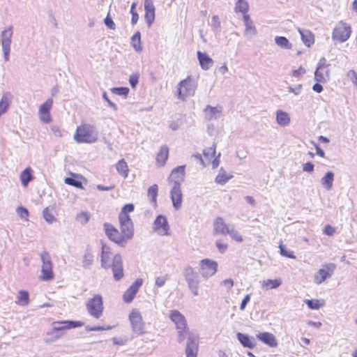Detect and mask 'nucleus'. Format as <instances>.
<instances>
[{"label":"nucleus","mask_w":357,"mask_h":357,"mask_svg":"<svg viewBox=\"0 0 357 357\" xmlns=\"http://www.w3.org/2000/svg\"><path fill=\"white\" fill-rule=\"evenodd\" d=\"M102 298L100 295H96L91 298V316L98 319L102 315Z\"/></svg>","instance_id":"nucleus-16"},{"label":"nucleus","mask_w":357,"mask_h":357,"mask_svg":"<svg viewBox=\"0 0 357 357\" xmlns=\"http://www.w3.org/2000/svg\"><path fill=\"white\" fill-rule=\"evenodd\" d=\"M220 21L218 15H213L211 19V26L215 33L220 31Z\"/></svg>","instance_id":"nucleus-46"},{"label":"nucleus","mask_w":357,"mask_h":357,"mask_svg":"<svg viewBox=\"0 0 357 357\" xmlns=\"http://www.w3.org/2000/svg\"><path fill=\"white\" fill-rule=\"evenodd\" d=\"M215 245H216V247L218 248V251L220 252V253H224L225 252V251L227 250V247H228V245L227 243H224L221 240H217L215 241Z\"/></svg>","instance_id":"nucleus-57"},{"label":"nucleus","mask_w":357,"mask_h":357,"mask_svg":"<svg viewBox=\"0 0 357 357\" xmlns=\"http://www.w3.org/2000/svg\"><path fill=\"white\" fill-rule=\"evenodd\" d=\"M52 325V330L47 332L48 337L45 339L46 343L53 342L62 337L63 331L82 326L83 323L78 321H54Z\"/></svg>","instance_id":"nucleus-2"},{"label":"nucleus","mask_w":357,"mask_h":357,"mask_svg":"<svg viewBox=\"0 0 357 357\" xmlns=\"http://www.w3.org/2000/svg\"><path fill=\"white\" fill-rule=\"evenodd\" d=\"M282 281L280 279H268L263 281V286L267 289H276L280 286Z\"/></svg>","instance_id":"nucleus-40"},{"label":"nucleus","mask_w":357,"mask_h":357,"mask_svg":"<svg viewBox=\"0 0 357 357\" xmlns=\"http://www.w3.org/2000/svg\"><path fill=\"white\" fill-rule=\"evenodd\" d=\"M169 319L173 321L176 330L187 329V321L185 317L177 310H170Z\"/></svg>","instance_id":"nucleus-18"},{"label":"nucleus","mask_w":357,"mask_h":357,"mask_svg":"<svg viewBox=\"0 0 357 357\" xmlns=\"http://www.w3.org/2000/svg\"><path fill=\"white\" fill-rule=\"evenodd\" d=\"M314 165L312 162H307L302 165L303 172L312 173L314 172Z\"/></svg>","instance_id":"nucleus-58"},{"label":"nucleus","mask_w":357,"mask_h":357,"mask_svg":"<svg viewBox=\"0 0 357 357\" xmlns=\"http://www.w3.org/2000/svg\"><path fill=\"white\" fill-rule=\"evenodd\" d=\"M75 220L81 225H85L89 220V215L87 212L82 211L76 215Z\"/></svg>","instance_id":"nucleus-45"},{"label":"nucleus","mask_w":357,"mask_h":357,"mask_svg":"<svg viewBox=\"0 0 357 357\" xmlns=\"http://www.w3.org/2000/svg\"><path fill=\"white\" fill-rule=\"evenodd\" d=\"M184 174L185 165L178 166L172 169L169 178L173 182V185L178 183V185H181V183L183 181Z\"/></svg>","instance_id":"nucleus-22"},{"label":"nucleus","mask_w":357,"mask_h":357,"mask_svg":"<svg viewBox=\"0 0 357 357\" xmlns=\"http://www.w3.org/2000/svg\"><path fill=\"white\" fill-rule=\"evenodd\" d=\"M16 211L20 218L25 220H28L29 211L26 208L23 206H19L17 208Z\"/></svg>","instance_id":"nucleus-51"},{"label":"nucleus","mask_w":357,"mask_h":357,"mask_svg":"<svg viewBox=\"0 0 357 357\" xmlns=\"http://www.w3.org/2000/svg\"><path fill=\"white\" fill-rule=\"evenodd\" d=\"M144 9L146 12L145 20L148 26L150 27L155 20V7L151 0H145Z\"/></svg>","instance_id":"nucleus-25"},{"label":"nucleus","mask_w":357,"mask_h":357,"mask_svg":"<svg viewBox=\"0 0 357 357\" xmlns=\"http://www.w3.org/2000/svg\"><path fill=\"white\" fill-rule=\"evenodd\" d=\"M167 275L157 277L155 278V285L158 287H162L165 284V282L167 280Z\"/></svg>","instance_id":"nucleus-56"},{"label":"nucleus","mask_w":357,"mask_h":357,"mask_svg":"<svg viewBox=\"0 0 357 357\" xmlns=\"http://www.w3.org/2000/svg\"><path fill=\"white\" fill-rule=\"evenodd\" d=\"M104 22H105V24L106 25V26L107 28L112 29V30H114L116 29L115 23L114 22L113 20L110 17L107 16L105 18Z\"/></svg>","instance_id":"nucleus-59"},{"label":"nucleus","mask_w":357,"mask_h":357,"mask_svg":"<svg viewBox=\"0 0 357 357\" xmlns=\"http://www.w3.org/2000/svg\"><path fill=\"white\" fill-rule=\"evenodd\" d=\"M257 338L270 347H276L278 341L275 335L268 332L259 333L256 335Z\"/></svg>","instance_id":"nucleus-24"},{"label":"nucleus","mask_w":357,"mask_h":357,"mask_svg":"<svg viewBox=\"0 0 357 357\" xmlns=\"http://www.w3.org/2000/svg\"><path fill=\"white\" fill-rule=\"evenodd\" d=\"M301 40L305 46L310 47L314 43V37L311 31L307 29H298Z\"/></svg>","instance_id":"nucleus-29"},{"label":"nucleus","mask_w":357,"mask_h":357,"mask_svg":"<svg viewBox=\"0 0 357 357\" xmlns=\"http://www.w3.org/2000/svg\"><path fill=\"white\" fill-rule=\"evenodd\" d=\"M197 59L201 68L203 70H208L213 64V60L206 53L198 51Z\"/></svg>","instance_id":"nucleus-27"},{"label":"nucleus","mask_w":357,"mask_h":357,"mask_svg":"<svg viewBox=\"0 0 357 357\" xmlns=\"http://www.w3.org/2000/svg\"><path fill=\"white\" fill-rule=\"evenodd\" d=\"M236 338L241 343V344L248 349H253L256 346L255 339L252 336H250L248 334H244L241 332L236 333Z\"/></svg>","instance_id":"nucleus-23"},{"label":"nucleus","mask_w":357,"mask_h":357,"mask_svg":"<svg viewBox=\"0 0 357 357\" xmlns=\"http://www.w3.org/2000/svg\"><path fill=\"white\" fill-rule=\"evenodd\" d=\"M249 8L248 3L245 0H238L234 8L236 13H248Z\"/></svg>","instance_id":"nucleus-39"},{"label":"nucleus","mask_w":357,"mask_h":357,"mask_svg":"<svg viewBox=\"0 0 357 357\" xmlns=\"http://www.w3.org/2000/svg\"><path fill=\"white\" fill-rule=\"evenodd\" d=\"M335 174L333 172H327L324 176L321 178L320 183L324 189L331 190L333 188Z\"/></svg>","instance_id":"nucleus-31"},{"label":"nucleus","mask_w":357,"mask_h":357,"mask_svg":"<svg viewBox=\"0 0 357 357\" xmlns=\"http://www.w3.org/2000/svg\"><path fill=\"white\" fill-rule=\"evenodd\" d=\"M131 44L133 48L136 51H141L142 50V47L141 45V33L139 31H137L131 38Z\"/></svg>","instance_id":"nucleus-38"},{"label":"nucleus","mask_w":357,"mask_h":357,"mask_svg":"<svg viewBox=\"0 0 357 357\" xmlns=\"http://www.w3.org/2000/svg\"><path fill=\"white\" fill-rule=\"evenodd\" d=\"M130 321L133 331L137 334L144 333V324L141 314L137 310H132L129 315Z\"/></svg>","instance_id":"nucleus-15"},{"label":"nucleus","mask_w":357,"mask_h":357,"mask_svg":"<svg viewBox=\"0 0 357 357\" xmlns=\"http://www.w3.org/2000/svg\"><path fill=\"white\" fill-rule=\"evenodd\" d=\"M111 91L116 95L121 96H127L128 94L130 89L128 87L120 86V87H114L111 89Z\"/></svg>","instance_id":"nucleus-44"},{"label":"nucleus","mask_w":357,"mask_h":357,"mask_svg":"<svg viewBox=\"0 0 357 357\" xmlns=\"http://www.w3.org/2000/svg\"><path fill=\"white\" fill-rule=\"evenodd\" d=\"M13 100V95L11 92L6 91L3 93L2 97L0 100V116L8 111Z\"/></svg>","instance_id":"nucleus-26"},{"label":"nucleus","mask_w":357,"mask_h":357,"mask_svg":"<svg viewBox=\"0 0 357 357\" xmlns=\"http://www.w3.org/2000/svg\"><path fill=\"white\" fill-rule=\"evenodd\" d=\"M33 179L32 175V169L30 167H26L20 174V180L22 185L24 187H26L28 183Z\"/></svg>","instance_id":"nucleus-32"},{"label":"nucleus","mask_w":357,"mask_h":357,"mask_svg":"<svg viewBox=\"0 0 357 357\" xmlns=\"http://www.w3.org/2000/svg\"><path fill=\"white\" fill-rule=\"evenodd\" d=\"M170 194L173 206L176 210L179 209L182 204L183 194L181 185H178V183L176 185H173Z\"/></svg>","instance_id":"nucleus-19"},{"label":"nucleus","mask_w":357,"mask_h":357,"mask_svg":"<svg viewBox=\"0 0 357 357\" xmlns=\"http://www.w3.org/2000/svg\"><path fill=\"white\" fill-rule=\"evenodd\" d=\"M178 342L181 343L186 337V329L177 330Z\"/></svg>","instance_id":"nucleus-63"},{"label":"nucleus","mask_w":357,"mask_h":357,"mask_svg":"<svg viewBox=\"0 0 357 357\" xmlns=\"http://www.w3.org/2000/svg\"><path fill=\"white\" fill-rule=\"evenodd\" d=\"M232 177V175H227L225 169L221 167L215 178V181L218 184L224 185Z\"/></svg>","instance_id":"nucleus-35"},{"label":"nucleus","mask_w":357,"mask_h":357,"mask_svg":"<svg viewBox=\"0 0 357 357\" xmlns=\"http://www.w3.org/2000/svg\"><path fill=\"white\" fill-rule=\"evenodd\" d=\"M158 188L156 184H153L148 189V195L150 197L151 202L156 204Z\"/></svg>","instance_id":"nucleus-41"},{"label":"nucleus","mask_w":357,"mask_h":357,"mask_svg":"<svg viewBox=\"0 0 357 357\" xmlns=\"http://www.w3.org/2000/svg\"><path fill=\"white\" fill-rule=\"evenodd\" d=\"M139 74L138 73L132 74L129 77V83L132 89H135L139 82Z\"/></svg>","instance_id":"nucleus-54"},{"label":"nucleus","mask_w":357,"mask_h":357,"mask_svg":"<svg viewBox=\"0 0 357 357\" xmlns=\"http://www.w3.org/2000/svg\"><path fill=\"white\" fill-rule=\"evenodd\" d=\"M203 154L208 159L212 158L215 154V144H213L212 146L204 149Z\"/></svg>","instance_id":"nucleus-50"},{"label":"nucleus","mask_w":357,"mask_h":357,"mask_svg":"<svg viewBox=\"0 0 357 357\" xmlns=\"http://www.w3.org/2000/svg\"><path fill=\"white\" fill-rule=\"evenodd\" d=\"M227 234H229L231 238L237 242H241L243 241L242 236L235 230L233 225L231 226L229 231L227 232Z\"/></svg>","instance_id":"nucleus-47"},{"label":"nucleus","mask_w":357,"mask_h":357,"mask_svg":"<svg viewBox=\"0 0 357 357\" xmlns=\"http://www.w3.org/2000/svg\"><path fill=\"white\" fill-rule=\"evenodd\" d=\"M276 121L280 126H285L289 123L290 118L287 112L278 110L276 112Z\"/></svg>","instance_id":"nucleus-33"},{"label":"nucleus","mask_w":357,"mask_h":357,"mask_svg":"<svg viewBox=\"0 0 357 357\" xmlns=\"http://www.w3.org/2000/svg\"><path fill=\"white\" fill-rule=\"evenodd\" d=\"M329 63L325 58H321L318 62L317 67L314 72V79L318 82H326L329 80Z\"/></svg>","instance_id":"nucleus-9"},{"label":"nucleus","mask_w":357,"mask_h":357,"mask_svg":"<svg viewBox=\"0 0 357 357\" xmlns=\"http://www.w3.org/2000/svg\"><path fill=\"white\" fill-rule=\"evenodd\" d=\"M142 279L137 278L123 294V301L127 303H130L134 299L136 294L137 293L139 287L142 285Z\"/></svg>","instance_id":"nucleus-17"},{"label":"nucleus","mask_w":357,"mask_h":357,"mask_svg":"<svg viewBox=\"0 0 357 357\" xmlns=\"http://www.w3.org/2000/svg\"><path fill=\"white\" fill-rule=\"evenodd\" d=\"M351 32V26L343 21H340L333 29L332 38L333 40L344 43L349 39Z\"/></svg>","instance_id":"nucleus-6"},{"label":"nucleus","mask_w":357,"mask_h":357,"mask_svg":"<svg viewBox=\"0 0 357 357\" xmlns=\"http://www.w3.org/2000/svg\"><path fill=\"white\" fill-rule=\"evenodd\" d=\"M245 34H250L252 36H254L257 33V29H256L255 25L253 24L252 21L245 23Z\"/></svg>","instance_id":"nucleus-49"},{"label":"nucleus","mask_w":357,"mask_h":357,"mask_svg":"<svg viewBox=\"0 0 357 357\" xmlns=\"http://www.w3.org/2000/svg\"><path fill=\"white\" fill-rule=\"evenodd\" d=\"M347 76L350 78L352 83L357 87V73L354 70H350L347 73Z\"/></svg>","instance_id":"nucleus-60"},{"label":"nucleus","mask_w":357,"mask_h":357,"mask_svg":"<svg viewBox=\"0 0 357 357\" xmlns=\"http://www.w3.org/2000/svg\"><path fill=\"white\" fill-rule=\"evenodd\" d=\"M306 70L302 66L293 71L292 75L295 77H299L305 73Z\"/></svg>","instance_id":"nucleus-64"},{"label":"nucleus","mask_w":357,"mask_h":357,"mask_svg":"<svg viewBox=\"0 0 357 357\" xmlns=\"http://www.w3.org/2000/svg\"><path fill=\"white\" fill-rule=\"evenodd\" d=\"M13 26H10L2 31L0 34V43L6 61H8L10 58V45L13 33Z\"/></svg>","instance_id":"nucleus-5"},{"label":"nucleus","mask_w":357,"mask_h":357,"mask_svg":"<svg viewBox=\"0 0 357 357\" xmlns=\"http://www.w3.org/2000/svg\"><path fill=\"white\" fill-rule=\"evenodd\" d=\"M335 268V264L331 263L323 266L314 275V282L316 284H321L327 278H331Z\"/></svg>","instance_id":"nucleus-12"},{"label":"nucleus","mask_w":357,"mask_h":357,"mask_svg":"<svg viewBox=\"0 0 357 357\" xmlns=\"http://www.w3.org/2000/svg\"><path fill=\"white\" fill-rule=\"evenodd\" d=\"M43 216L45 221L50 224L52 223L55 220L54 216L50 213L47 208H45L43 211Z\"/></svg>","instance_id":"nucleus-53"},{"label":"nucleus","mask_w":357,"mask_h":357,"mask_svg":"<svg viewBox=\"0 0 357 357\" xmlns=\"http://www.w3.org/2000/svg\"><path fill=\"white\" fill-rule=\"evenodd\" d=\"M200 271L204 278H208L215 274L218 271V263L210 259H204L200 261Z\"/></svg>","instance_id":"nucleus-11"},{"label":"nucleus","mask_w":357,"mask_h":357,"mask_svg":"<svg viewBox=\"0 0 357 357\" xmlns=\"http://www.w3.org/2000/svg\"><path fill=\"white\" fill-rule=\"evenodd\" d=\"M275 43L282 49L290 50L292 47L291 43L284 36H275Z\"/></svg>","instance_id":"nucleus-36"},{"label":"nucleus","mask_w":357,"mask_h":357,"mask_svg":"<svg viewBox=\"0 0 357 357\" xmlns=\"http://www.w3.org/2000/svg\"><path fill=\"white\" fill-rule=\"evenodd\" d=\"M153 230L160 235H169V225L167 218L163 215H158L153 222Z\"/></svg>","instance_id":"nucleus-14"},{"label":"nucleus","mask_w":357,"mask_h":357,"mask_svg":"<svg viewBox=\"0 0 357 357\" xmlns=\"http://www.w3.org/2000/svg\"><path fill=\"white\" fill-rule=\"evenodd\" d=\"M40 259L43 262L40 279L44 281H48L54 278L52 271V263L50 256L47 252H43L40 254Z\"/></svg>","instance_id":"nucleus-7"},{"label":"nucleus","mask_w":357,"mask_h":357,"mask_svg":"<svg viewBox=\"0 0 357 357\" xmlns=\"http://www.w3.org/2000/svg\"><path fill=\"white\" fill-rule=\"evenodd\" d=\"M231 225H227L220 217L217 218L214 222V231L216 234H227Z\"/></svg>","instance_id":"nucleus-28"},{"label":"nucleus","mask_w":357,"mask_h":357,"mask_svg":"<svg viewBox=\"0 0 357 357\" xmlns=\"http://www.w3.org/2000/svg\"><path fill=\"white\" fill-rule=\"evenodd\" d=\"M301 88H302V84H298L295 87H292L290 86L288 87V91L290 93H293L295 95H298V94H300V93L301 91Z\"/></svg>","instance_id":"nucleus-62"},{"label":"nucleus","mask_w":357,"mask_h":357,"mask_svg":"<svg viewBox=\"0 0 357 357\" xmlns=\"http://www.w3.org/2000/svg\"><path fill=\"white\" fill-rule=\"evenodd\" d=\"M205 119L207 121L216 120L219 119L222 113V107L220 106L212 107L206 105L204 109Z\"/></svg>","instance_id":"nucleus-21"},{"label":"nucleus","mask_w":357,"mask_h":357,"mask_svg":"<svg viewBox=\"0 0 357 357\" xmlns=\"http://www.w3.org/2000/svg\"><path fill=\"white\" fill-rule=\"evenodd\" d=\"M116 169L123 178H126L128 177L129 169L127 162L124 159L119 160L116 165Z\"/></svg>","instance_id":"nucleus-34"},{"label":"nucleus","mask_w":357,"mask_h":357,"mask_svg":"<svg viewBox=\"0 0 357 357\" xmlns=\"http://www.w3.org/2000/svg\"><path fill=\"white\" fill-rule=\"evenodd\" d=\"M169 157V148L164 145L161 146L159 152L156 155V164L162 167L165 165L167 160Z\"/></svg>","instance_id":"nucleus-30"},{"label":"nucleus","mask_w":357,"mask_h":357,"mask_svg":"<svg viewBox=\"0 0 357 357\" xmlns=\"http://www.w3.org/2000/svg\"><path fill=\"white\" fill-rule=\"evenodd\" d=\"M17 303L27 305L29 303V294L27 291L21 290L18 293Z\"/></svg>","instance_id":"nucleus-37"},{"label":"nucleus","mask_w":357,"mask_h":357,"mask_svg":"<svg viewBox=\"0 0 357 357\" xmlns=\"http://www.w3.org/2000/svg\"><path fill=\"white\" fill-rule=\"evenodd\" d=\"M101 243V266L105 269L112 268L114 279L119 281L123 277L122 257L119 254H116L113 257L112 263L111 264L112 249L103 242Z\"/></svg>","instance_id":"nucleus-1"},{"label":"nucleus","mask_w":357,"mask_h":357,"mask_svg":"<svg viewBox=\"0 0 357 357\" xmlns=\"http://www.w3.org/2000/svg\"><path fill=\"white\" fill-rule=\"evenodd\" d=\"M305 302L307 307L311 310H318L321 306V304L317 299H307Z\"/></svg>","instance_id":"nucleus-48"},{"label":"nucleus","mask_w":357,"mask_h":357,"mask_svg":"<svg viewBox=\"0 0 357 357\" xmlns=\"http://www.w3.org/2000/svg\"><path fill=\"white\" fill-rule=\"evenodd\" d=\"M104 229L105 231V234L109 240L116 243L118 245L121 247H125L127 241L121 234L119 231V230L115 228L112 225L109 223L104 224Z\"/></svg>","instance_id":"nucleus-8"},{"label":"nucleus","mask_w":357,"mask_h":357,"mask_svg":"<svg viewBox=\"0 0 357 357\" xmlns=\"http://www.w3.org/2000/svg\"><path fill=\"white\" fill-rule=\"evenodd\" d=\"M199 346V337L197 335L188 332L187 344L185 347L186 357H197Z\"/></svg>","instance_id":"nucleus-13"},{"label":"nucleus","mask_w":357,"mask_h":357,"mask_svg":"<svg viewBox=\"0 0 357 357\" xmlns=\"http://www.w3.org/2000/svg\"><path fill=\"white\" fill-rule=\"evenodd\" d=\"M176 88L177 98L185 100L186 97L194 96L197 84L190 76H188L178 84Z\"/></svg>","instance_id":"nucleus-4"},{"label":"nucleus","mask_w":357,"mask_h":357,"mask_svg":"<svg viewBox=\"0 0 357 357\" xmlns=\"http://www.w3.org/2000/svg\"><path fill=\"white\" fill-rule=\"evenodd\" d=\"M183 275L190 291L195 296L199 295V286L201 282L199 273L191 266H185L183 270Z\"/></svg>","instance_id":"nucleus-3"},{"label":"nucleus","mask_w":357,"mask_h":357,"mask_svg":"<svg viewBox=\"0 0 357 357\" xmlns=\"http://www.w3.org/2000/svg\"><path fill=\"white\" fill-rule=\"evenodd\" d=\"M65 183L68 185L75 186L76 188H82V184L80 181H78L72 177H66L64 180Z\"/></svg>","instance_id":"nucleus-52"},{"label":"nucleus","mask_w":357,"mask_h":357,"mask_svg":"<svg viewBox=\"0 0 357 357\" xmlns=\"http://www.w3.org/2000/svg\"><path fill=\"white\" fill-rule=\"evenodd\" d=\"M134 208H135V206H134L133 204H126L123 206L121 211L119 213V215H129L128 213L133 211Z\"/></svg>","instance_id":"nucleus-55"},{"label":"nucleus","mask_w":357,"mask_h":357,"mask_svg":"<svg viewBox=\"0 0 357 357\" xmlns=\"http://www.w3.org/2000/svg\"><path fill=\"white\" fill-rule=\"evenodd\" d=\"M75 140L78 142H89V126L88 125H82L77 127L74 135Z\"/></svg>","instance_id":"nucleus-20"},{"label":"nucleus","mask_w":357,"mask_h":357,"mask_svg":"<svg viewBox=\"0 0 357 357\" xmlns=\"http://www.w3.org/2000/svg\"><path fill=\"white\" fill-rule=\"evenodd\" d=\"M53 105L52 98H48L43 104L40 106L39 113H50V110Z\"/></svg>","instance_id":"nucleus-43"},{"label":"nucleus","mask_w":357,"mask_h":357,"mask_svg":"<svg viewBox=\"0 0 357 357\" xmlns=\"http://www.w3.org/2000/svg\"><path fill=\"white\" fill-rule=\"evenodd\" d=\"M280 248V254L285 257L289 259H296V256L294 255V252L291 250H289L287 249L286 246L282 243H280L279 245Z\"/></svg>","instance_id":"nucleus-42"},{"label":"nucleus","mask_w":357,"mask_h":357,"mask_svg":"<svg viewBox=\"0 0 357 357\" xmlns=\"http://www.w3.org/2000/svg\"><path fill=\"white\" fill-rule=\"evenodd\" d=\"M324 233L327 236H331L335 233V229L330 225H327L324 227Z\"/></svg>","instance_id":"nucleus-61"},{"label":"nucleus","mask_w":357,"mask_h":357,"mask_svg":"<svg viewBox=\"0 0 357 357\" xmlns=\"http://www.w3.org/2000/svg\"><path fill=\"white\" fill-rule=\"evenodd\" d=\"M121 231L126 240L131 239L134 235V227L130 215H119Z\"/></svg>","instance_id":"nucleus-10"}]
</instances>
